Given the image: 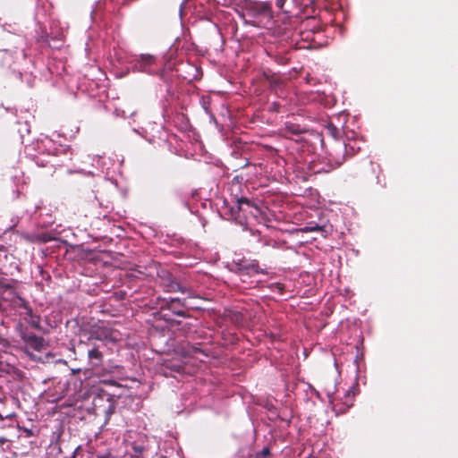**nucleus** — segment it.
<instances>
[{
    "label": "nucleus",
    "mask_w": 458,
    "mask_h": 458,
    "mask_svg": "<svg viewBox=\"0 0 458 458\" xmlns=\"http://www.w3.org/2000/svg\"><path fill=\"white\" fill-rule=\"evenodd\" d=\"M76 451H77V449L72 453V455H70V456H66V457H64V458H76Z\"/></svg>",
    "instance_id": "25"
},
{
    "label": "nucleus",
    "mask_w": 458,
    "mask_h": 458,
    "mask_svg": "<svg viewBox=\"0 0 458 458\" xmlns=\"http://www.w3.org/2000/svg\"><path fill=\"white\" fill-rule=\"evenodd\" d=\"M21 55H22L23 58L25 57V53L23 51L21 52Z\"/></svg>",
    "instance_id": "27"
},
{
    "label": "nucleus",
    "mask_w": 458,
    "mask_h": 458,
    "mask_svg": "<svg viewBox=\"0 0 458 458\" xmlns=\"http://www.w3.org/2000/svg\"><path fill=\"white\" fill-rule=\"evenodd\" d=\"M244 23L259 26L272 19L271 4L268 2H246L241 14Z\"/></svg>",
    "instance_id": "1"
},
{
    "label": "nucleus",
    "mask_w": 458,
    "mask_h": 458,
    "mask_svg": "<svg viewBox=\"0 0 458 458\" xmlns=\"http://www.w3.org/2000/svg\"><path fill=\"white\" fill-rule=\"evenodd\" d=\"M21 338L25 344L24 352L30 357L31 360H36L38 357L30 352V350L36 352H41L45 346V340L41 336H38L34 334L26 335L22 334Z\"/></svg>",
    "instance_id": "5"
},
{
    "label": "nucleus",
    "mask_w": 458,
    "mask_h": 458,
    "mask_svg": "<svg viewBox=\"0 0 458 458\" xmlns=\"http://www.w3.org/2000/svg\"><path fill=\"white\" fill-rule=\"evenodd\" d=\"M12 303L14 307L22 309V311H26V308H30L28 301L16 293L12 299Z\"/></svg>",
    "instance_id": "15"
},
{
    "label": "nucleus",
    "mask_w": 458,
    "mask_h": 458,
    "mask_svg": "<svg viewBox=\"0 0 458 458\" xmlns=\"http://www.w3.org/2000/svg\"><path fill=\"white\" fill-rule=\"evenodd\" d=\"M272 288L274 290H276L278 293H281L282 292V286L279 284H271Z\"/></svg>",
    "instance_id": "23"
},
{
    "label": "nucleus",
    "mask_w": 458,
    "mask_h": 458,
    "mask_svg": "<svg viewBox=\"0 0 458 458\" xmlns=\"http://www.w3.org/2000/svg\"><path fill=\"white\" fill-rule=\"evenodd\" d=\"M90 338L106 343H115L118 341L117 335L107 327L93 328L90 332Z\"/></svg>",
    "instance_id": "6"
},
{
    "label": "nucleus",
    "mask_w": 458,
    "mask_h": 458,
    "mask_svg": "<svg viewBox=\"0 0 458 458\" xmlns=\"http://www.w3.org/2000/svg\"><path fill=\"white\" fill-rule=\"evenodd\" d=\"M115 56L121 64H131V69L134 72H146L149 74L154 72L152 66L156 63V57L151 55L142 54L140 55H130L126 57L125 61H123V56L120 53H115Z\"/></svg>",
    "instance_id": "3"
},
{
    "label": "nucleus",
    "mask_w": 458,
    "mask_h": 458,
    "mask_svg": "<svg viewBox=\"0 0 458 458\" xmlns=\"http://www.w3.org/2000/svg\"><path fill=\"white\" fill-rule=\"evenodd\" d=\"M143 450H144V447L141 445L134 446V452L137 456H140L142 454Z\"/></svg>",
    "instance_id": "21"
},
{
    "label": "nucleus",
    "mask_w": 458,
    "mask_h": 458,
    "mask_svg": "<svg viewBox=\"0 0 458 458\" xmlns=\"http://www.w3.org/2000/svg\"><path fill=\"white\" fill-rule=\"evenodd\" d=\"M200 105L207 114H211V112L209 110V105H210V98L209 97H202L200 98Z\"/></svg>",
    "instance_id": "17"
},
{
    "label": "nucleus",
    "mask_w": 458,
    "mask_h": 458,
    "mask_svg": "<svg viewBox=\"0 0 458 458\" xmlns=\"http://www.w3.org/2000/svg\"><path fill=\"white\" fill-rule=\"evenodd\" d=\"M285 0H276V6L279 8H283Z\"/></svg>",
    "instance_id": "24"
},
{
    "label": "nucleus",
    "mask_w": 458,
    "mask_h": 458,
    "mask_svg": "<svg viewBox=\"0 0 458 458\" xmlns=\"http://www.w3.org/2000/svg\"><path fill=\"white\" fill-rule=\"evenodd\" d=\"M302 233H310V232H322L323 227L318 225V224L310 223L301 229Z\"/></svg>",
    "instance_id": "16"
},
{
    "label": "nucleus",
    "mask_w": 458,
    "mask_h": 458,
    "mask_svg": "<svg viewBox=\"0 0 458 458\" xmlns=\"http://www.w3.org/2000/svg\"><path fill=\"white\" fill-rule=\"evenodd\" d=\"M88 357L93 366L98 367L102 361V353L98 348H93L88 352Z\"/></svg>",
    "instance_id": "13"
},
{
    "label": "nucleus",
    "mask_w": 458,
    "mask_h": 458,
    "mask_svg": "<svg viewBox=\"0 0 458 458\" xmlns=\"http://www.w3.org/2000/svg\"><path fill=\"white\" fill-rule=\"evenodd\" d=\"M10 177L13 184L17 187H19L20 185H23L26 182L24 174L20 169L14 168L13 171L11 173Z\"/></svg>",
    "instance_id": "12"
},
{
    "label": "nucleus",
    "mask_w": 458,
    "mask_h": 458,
    "mask_svg": "<svg viewBox=\"0 0 458 458\" xmlns=\"http://www.w3.org/2000/svg\"><path fill=\"white\" fill-rule=\"evenodd\" d=\"M327 130H328L329 133L335 139L334 142L335 140H337L336 138L338 137V135L340 133L339 130L335 126H334L333 124H329L328 127H327Z\"/></svg>",
    "instance_id": "18"
},
{
    "label": "nucleus",
    "mask_w": 458,
    "mask_h": 458,
    "mask_svg": "<svg viewBox=\"0 0 458 458\" xmlns=\"http://www.w3.org/2000/svg\"><path fill=\"white\" fill-rule=\"evenodd\" d=\"M235 269L242 283L247 284L248 286L255 287L260 281L255 277L261 272L258 263L255 261L246 262L242 261L235 264Z\"/></svg>",
    "instance_id": "4"
},
{
    "label": "nucleus",
    "mask_w": 458,
    "mask_h": 458,
    "mask_svg": "<svg viewBox=\"0 0 458 458\" xmlns=\"http://www.w3.org/2000/svg\"><path fill=\"white\" fill-rule=\"evenodd\" d=\"M355 386L350 388L344 395V402L338 407L337 404H334V410L338 413H344L348 409H350L353 405V397L355 395L354 392Z\"/></svg>",
    "instance_id": "8"
},
{
    "label": "nucleus",
    "mask_w": 458,
    "mask_h": 458,
    "mask_svg": "<svg viewBox=\"0 0 458 458\" xmlns=\"http://www.w3.org/2000/svg\"><path fill=\"white\" fill-rule=\"evenodd\" d=\"M360 149V146L357 144L356 141H349L348 143H343L341 141L335 140L333 143L331 151L328 153V167L321 168L315 173H328L331 170L340 166L345 158L346 155H352L357 150Z\"/></svg>",
    "instance_id": "2"
},
{
    "label": "nucleus",
    "mask_w": 458,
    "mask_h": 458,
    "mask_svg": "<svg viewBox=\"0 0 458 458\" xmlns=\"http://www.w3.org/2000/svg\"><path fill=\"white\" fill-rule=\"evenodd\" d=\"M183 8H184V6H183V3H182V4H181V6H180V15H181V16L182 15Z\"/></svg>",
    "instance_id": "26"
},
{
    "label": "nucleus",
    "mask_w": 458,
    "mask_h": 458,
    "mask_svg": "<svg viewBox=\"0 0 458 458\" xmlns=\"http://www.w3.org/2000/svg\"><path fill=\"white\" fill-rule=\"evenodd\" d=\"M161 310H167L179 317H185V310L183 303L178 298H171L169 300L164 299L161 305Z\"/></svg>",
    "instance_id": "7"
},
{
    "label": "nucleus",
    "mask_w": 458,
    "mask_h": 458,
    "mask_svg": "<svg viewBox=\"0 0 458 458\" xmlns=\"http://www.w3.org/2000/svg\"><path fill=\"white\" fill-rule=\"evenodd\" d=\"M236 202L238 204L239 209L242 208V204L250 205V200L247 198H244V197L237 198L236 199Z\"/></svg>",
    "instance_id": "19"
},
{
    "label": "nucleus",
    "mask_w": 458,
    "mask_h": 458,
    "mask_svg": "<svg viewBox=\"0 0 458 458\" xmlns=\"http://www.w3.org/2000/svg\"><path fill=\"white\" fill-rule=\"evenodd\" d=\"M166 287L168 292H180L182 293H187L189 296H191V292L189 288L182 285L179 282L174 280H171Z\"/></svg>",
    "instance_id": "11"
},
{
    "label": "nucleus",
    "mask_w": 458,
    "mask_h": 458,
    "mask_svg": "<svg viewBox=\"0 0 458 458\" xmlns=\"http://www.w3.org/2000/svg\"><path fill=\"white\" fill-rule=\"evenodd\" d=\"M37 147L42 154L45 151H47L48 156L55 155V148H54V142L48 138H45L40 142H38Z\"/></svg>",
    "instance_id": "10"
},
{
    "label": "nucleus",
    "mask_w": 458,
    "mask_h": 458,
    "mask_svg": "<svg viewBox=\"0 0 458 458\" xmlns=\"http://www.w3.org/2000/svg\"><path fill=\"white\" fill-rule=\"evenodd\" d=\"M35 162H36V164H37L38 165H39V166H45V165H47L50 161H49V160L41 159L39 157H36Z\"/></svg>",
    "instance_id": "20"
},
{
    "label": "nucleus",
    "mask_w": 458,
    "mask_h": 458,
    "mask_svg": "<svg viewBox=\"0 0 458 458\" xmlns=\"http://www.w3.org/2000/svg\"><path fill=\"white\" fill-rule=\"evenodd\" d=\"M270 454V450L268 447H264L260 453L262 457L266 458Z\"/></svg>",
    "instance_id": "22"
},
{
    "label": "nucleus",
    "mask_w": 458,
    "mask_h": 458,
    "mask_svg": "<svg viewBox=\"0 0 458 458\" xmlns=\"http://www.w3.org/2000/svg\"><path fill=\"white\" fill-rule=\"evenodd\" d=\"M20 316L26 323L30 324L31 327L35 329L40 328V316L34 314L31 308H26V311H21Z\"/></svg>",
    "instance_id": "9"
},
{
    "label": "nucleus",
    "mask_w": 458,
    "mask_h": 458,
    "mask_svg": "<svg viewBox=\"0 0 458 458\" xmlns=\"http://www.w3.org/2000/svg\"><path fill=\"white\" fill-rule=\"evenodd\" d=\"M304 131L303 128L301 127L299 124L292 123H285V131L284 134L286 136H292V135H299Z\"/></svg>",
    "instance_id": "14"
}]
</instances>
